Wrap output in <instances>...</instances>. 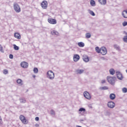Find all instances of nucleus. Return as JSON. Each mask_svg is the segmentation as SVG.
Here are the masks:
<instances>
[{
	"instance_id": "f257e3e1",
	"label": "nucleus",
	"mask_w": 127,
	"mask_h": 127,
	"mask_svg": "<svg viewBox=\"0 0 127 127\" xmlns=\"http://www.w3.org/2000/svg\"><path fill=\"white\" fill-rule=\"evenodd\" d=\"M107 79L108 82H109L111 85H112V86H115L116 80H117V77L116 76L111 77L110 76H107Z\"/></svg>"
},
{
	"instance_id": "f03ea898",
	"label": "nucleus",
	"mask_w": 127,
	"mask_h": 127,
	"mask_svg": "<svg viewBox=\"0 0 127 127\" xmlns=\"http://www.w3.org/2000/svg\"><path fill=\"white\" fill-rule=\"evenodd\" d=\"M47 77L50 80H53L55 78V74L52 70H49L47 72Z\"/></svg>"
},
{
	"instance_id": "7ed1b4c3",
	"label": "nucleus",
	"mask_w": 127,
	"mask_h": 127,
	"mask_svg": "<svg viewBox=\"0 0 127 127\" xmlns=\"http://www.w3.org/2000/svg\"><path fill=\"white\" fill-rule=\"evenodd\" d=\"M13 6L14 10H15V11L17 13H19L20 12V11H21L20 6H19L18 3H16V2H14Z\"/></svg>"
},
{
	"instance_id": "20e7f679",
	"label": "nucleus",
	"mask_w": 127,
	"mask_h": 127,
	"mask_svg": "<svg viewBox=\"0 0 127 127\" xmlns=\"http://www.w3.org/2000/svg\"><path fill=\"white\" fill-rule=\"evenodd\" d=\"M19 119L24 125H27V124H28V121H27V120H26L24 116L20 115L19 117Z\"/></svg>"
},
{
	"instance_id": "39448f33",
	"label": "nucleus",
	"mask_w": 127,
	"mask_h": 127,
	"mask_svg": "<svg viewBox=\"0 0 127 127\" xmlns=\"http://www.w3.org/2000/svg\"><path fill=\"white\" fill-rule=\"evenodd\" d=\"M41 6L44 9H46L48 6V2L46 0H44L41 3Z\"/></svg>"
},
{
	"instance_id": "423d86ee",
	"label": "nucleus",
	"mask_w": 127,
	"mask_h": 127,
	"mask_svg": "<svg viewBox=\"0 0 127 127\" xmlns=\"http://www.w3.org/2000/svg\"><path fill=\"white\" fill-rule=\"evenodd\" d=\"M116 76H117L118 79H119V80H120L121 81H122V80H123V79H124V76H123V74H122L121 71H116Z\"/></svg>"
},
{
	"instance_id": "0eeeda50",
	"label": "nucleus",
	"mask_w": 127,
	"mask_h": 127,
	"mask_svg": "<svg viewBox=\"0 0 127 127\" xmlns=\"http://www.w3.org/2000/svg\"><path fill=\"white\" fill-rule=\"evenodd\" d=\"M48 22L51 24H56V23H57V21L56 19L51 18H49L48 19Z\"/></svg>"
},
{
	"instance_id": "6e6552de",
	"label": "nucleus",
	"mask_w": 127,
	"mask_h": 127,
	"mask_svg": "<svg viewBox=\"0 0 127 127\" xmlns=\"http://www.w3.org/2000/svg\"><path fill=\"white\" fill-rule=\"evenodd\" d=\"M115 102L113 101H110L107 104L108 108H110V109H114V108L115 107Z\"/></svg>"
},
{
	"instance_id": "1a4fd4ad",
	"label": "nucleus",
	"mask_w": 127,
	"mask_h": 127,
	"mask_svg": "<svg viewBox=\"0 0 127 127\" xmlns=\"http://www.w3.org/2000/svg\"><path fill=\"white\" fill-rule=\"evenodd\" d=\"M107 48H106V47H102L101 48V51H100V53L102 55H106V54H107Z\"/></svg>"
},
{
	"instance_id": "9d476101",
	"label": "nucleus",
	"mask_w": 127,
	"mask_h": 127,
	"mask_svg": "<svg viewBox=\"0 0 127 127\" xmlns=\"http://www.w3.org/2000/svg\"><path fill=\"white\" fill-rule=\"evenodd\" d=\"M83 96L87 99V100H91V95L90 93L87 91H85L83 93Z\"/></svg>"
},
{
	"instance_id": "9b49d317",
	"label": "nucleus",
	"mask_w": 127,
	"mask_h": 127,
	"mask_svg": "<svg viewBox=\"0 0 127 127\" xmlns=\"http://www.w3.org/2000/svg\"><path fill=\"white\" fill-rule=\"evenodd\" d=\"M83 60L84 62H86V63L89 62L90 61V59L89 58V57L87 55H83L82 57Z\"/></svg>"
},
{
	"instance_id": "f8f14e48",
	"label": "nucleus",
	"mask_w": 127,
	"mask_h": 127,
	"mask_svg": "<svg viewBox=\"0 0 127 127\" xmlns=\"http://www.w3.org/2000/svg\"><path fill=\"white\" fill-rule=\"evenodd\" d=\"M20 65L22 68H27V67H28V63L25 62L21 63Z\"/></svg>"
},
{
	"instance_id": "ddd939ff",
	"label": "nucleus",
	"mask_w": 127,
	"mask_h": 127,
	"mask_svg": "<svg viewBox=\"0 0 127 127\" xmlns=\"http://www.w3.org/2000/svg\"><path fill=\"white\" fill-rule=\"evenodd\" d=\"M80 60V56L79 55H75L73 56V61L74 62H77V61H79Z\"/></svg>"
},
{
	"instance_id": "4468645a",
	"label": "nucleus",
	"mask_w": 127,
	"mask_h": 127,
	"mask_svg": "<svg viewBox=\"0 0 127 127\" xmlns=\"http://www.w3.org/2000/svg\"><path fill=\"white\" fill-rule=\"evenodd\" d=\"M122 15L124 18H127V10H124L122 13Z\"/></svg>"
},
{
	"instance_id": "2eb2a0df",
	"label": "nucleus",
	"mask_w": 127,
	"mask_h": 127,
	"mask_svg": "<svg viewBox=\"0 0 127 127\" xmlns=\"http://www.w3.org/2000/svg\"><path fill=\"white\" fill-rule=\"evenodd\" d=\"M98 1L102 5H105L107 3V0H98Z\"/></svg>"
},
{
	"instance_id": "dca6fc26",
	"label": "nucleus",
	"mask_w": 127,
	"mask_h": 127,
	"mask_svg": "<svg viewBox=\"0 0 127 127\" xmlns=\"http://www.w3.org/2000/svg\"><path fill=\"white\" fill-rule=\"evenodd\" d=\"M114 49H116V50H117V51H121V47L117 44L114 45Z\"/></svg>"
},
{
	"instance_id": "f3484780",
	"label": "nucleus",
	"mask_w": 127,
	"mask_h": 127,
	"mask_svg": "<svg viewBox=\"0 0 127 127\" xmlns=\"http://www.w3.org/2000/svg\"><path fill=\"white\" fill-rule=\"evenodd\" d=\"M84 69H76L75 70V72L76 73V74H83V73H84Z\"/></svg>"
},
{
	"instance_id": "a211bd4d",
	"label": "nucleus",
	"mask_w": 127,
	"mask_h": 127,
	"mask_svg": "<svg viewBox=\"0 0 127 127\" xmlns=\"http://www.w3.org/2000/svg\"><path fill=\"white\" fill-rule=\"evenodd\" d=\"M14 37L17 39H20V34L18 33H15L14 34Z\"/></svg>"
},
{
	"instance_id": "6ab92c4d",
	"label": "nucleus",
	"mask_w": 127,
	"mask_h": 127,
	"mask_svg": "<svg viewBox=\"0 0 127 127\" xmlns=\"http://www.w3.org/2000/svg\"><path fill=\"white\" fill-rule=\"evenodd\" d=\"M109 97L111 100H115V99H116V94L114 93H111L110 94Z\"/></svg>"
},
{
	"instance_id": "aec40b11",
	"label": "nucleus",
	"mask_w": 127,
	"mask_h": 127,
	"mask_svg": "<svg viewBox=\"0 0 127 127\" xmlns=\"http://www.w3.org/2000/svg\"><path fill=\"white\" fill-rule=\"evenodd\" d=\"M109 72L111 75H115V73H116V70H115L114 68H111L109 70Z\"/></svg>"
},
{
	"instance_id": "412c9836",
	"label": "nucleus",
	"mask_w": 127,
	"mask_h": 127,
	"mask_svg": "<svg viewBox=\"0 0 127 127\" xmlns=\"http://www.w3.org/2000/svg\"><path fill=\"white\" fill-rule=\"evenodd\" d=\"M90 5L91 6H96V1L94 0H90Z\"/></svg>"
},
{
	"instance_id": "4be33fe9",
	"label": "nucleus",
	"mask_w": 127,
	"mask_h": 127,
	"mask_svg": "<svg viewBox=\"0 0 127 127\" xmlns=\"http://www.w3.org/2000/svg\"><path fill=\"white\" fill-rule=\"evenodd\" d=\"M19 101L20 103H21V104H25V103H26V100L22 98H19Z\"/></svg>"
},
{
	"instance_id": "5701e85b",
	"label": "nucleus",
	"mask_w": 127,
	"mask_h": 127,
	"mask_svg": "<svg viewBox=\"0 0 127 127\" xmlns=\"http://www.w3.org/2000/svg\"><path fill=\"white\" fill-rule=\"evenodd\" d=\"M51 34L52 35H58L59 34V33L57 32V31L54 30L51 32Z\"/></svg>"
},
{
	"instance_id": "b1692460",
	"label": "nucleus",
	"mask_w": 127,
	"mask_h": 127,
	"mask_svg": "<svg viewBox=\"0 0 127 127\" xmlns=\"http://www.w3.org/2000/svg\"><path fill=\"white\" fill-rule=\"evenodd\" d=\"M78 45L79 47H84L85 46V44L82 42L78 43Z\"/></svg>"
},
{
	"instance_id": "393cba45",
	"label": "nucleus",
	"mask_w": 127,
	"mask_h": 127,
	"mask_svg": "<svg viewBox=\"0 0 127 127\" xmlns=\"http://www.w3.org/2000/svg\"><path fill=\"white\" fill-rule=\"evenodd\" d=\"M95 51L97 53H101V49H100V48L99 47H96L95 48Z\"/></svg>"
},
{
	"instance_id": "a878e982",
	"label": "nucleus",
	"mask_w": 127,
	"mask_h": 127,
	"mask_svg": "<svg viewBox=\"0 0 127 127\" xmlns=\"http://www.w3.org/2000/svg\"><path fill=\"white\" fill-rule=\"evenodd\" d=\"M13 48L14 50H19V47L16 46V45H13Z\"/></svg>"
},
{
	"instance_id": "bb28decb",
	"label": "nucleus",
	"mask_w": 127,
	"mask_h": 127,
	"mask_svg": "<svg viewBox=\"0 0 127 127\" xmlns=\"http://www.w3.org/2000/svg\"><path fill=\"white\" fill-rule=\"evenodd\" d=\"M33 72L35 73V74H37V73H38V68H37V67H34Z\"/></svg>"
},
{
	"instance_id": "cd10ccee",
	"label": "nucleus",
	"mask_w": 127,
	"mask_h": 127,
	"mask_svg": "<svg viewBox=\"0 0 127 127\" xmlns=\"http://www.w3.org/2000/svg\"><path fill=\"white\" fill-rule=\"evenodd\" d=\"M79 112H83V113H85V112H86V109L84 108H80L79 109Z\"/></svg>"
},
{
	"instance_id": "c85d7f7f",
	"label": "nucleus",
	"mask_w": 127,
	"mask_h": 127,
	"mask_svg": "<svg viewBox=\"0 0 127 127\" xmlns=\"http://www.w3.org/2000/svg\"><path fill=\"white\" fill-rule=\"evenodd\" d=\"M85 36H86V38H91V33H87L85 34Z\"/></svg>"
},
{
	"instance_id": "c756f323",
	"label": "nucleus",
	"mask_w": 127,
	"mask_h": 127,
	"mask_svg": "<svg viewBox=\"0 0 127 127\" xmlns=\"http://www.w3.org/2000/svg\"><path fill=\"white\" fill-rule=\"evenodd\" d=\"M89 13L91 14V15H92V16H95V15H96L95 12H94V11L92 10H89Z\"/></svg>"
},
{
	"instance_id": "7c9ffc66",
	"label": "nucleus",
	"mask_w": 127,
	"mask_h": 127,
	"mask_svg": "<svg viewBox=\"0 0 127 127\" xmlns=\"http://www.w3.org/2000/svg\"><path fill=\"white\" fill-rule=\"evenodd\" d=\"M22 80L21 79H18L17 80V83L18 84H20V85H22Z\"/></svg>"
},
{
	"instance_id": "2f4dec72",
	"label": "nucleus",
	"mask_w": 127,
	"mask_h": 127,
	"mask_svg": "<svg viewBox=\"0 0 127 127\" xmlns=\"http://www.w3.org/2000/svg\"><path fill=\"white\" fill-rule=\"evenodd\" d=\"M100 90H108L109 88L107 86L101 87L100 88Z\"/></svg>"
},
{
	"instance_id": "473e14b6",
	"label": "nucleus",
	"mask_w": 127,
	"mask_h": 127,
	"mask_svg": "<svg viewBox=\"0 0 127 127\" xmlns=\"http://www.w3.org/2000/svg\"><path fill=\"white\" fill-rule=\"evenodd\" d=\"M105 114V116H111V112L109 111H106Z\"/></svg>"
},
{
	"instance_id": "72a5a7b5",
	"label": "nucleus",
	"mask_w": 127,
	"mask_h": 127,
	"mask_svg": "<svg viewBox=\"0 0 127 127\" xmlns=\"http://www.w3.org/2000/svg\"><path fill=\"white\" fill-rule=\"evenodd\" d=\"M123 41H124V42H126V43H127V35L124 36V37L123 38Z\"/></svg>"
},
{
	"instance_id": "f704fd0d",
	"label": "nucleus",
	"mask_w": 127,
	"mask_h": 127,
	"mask_svg": "<svg viewBox=\"0 0 127 127\" xmlns=\"http://www.w3.org/2000/svg\"><path fill=\"white\" fill-rule=\"evenodd\" d=\"M122 91L123 93H127V88L126 87H124L122 89Z\"/></svg>"
},
{
	"instance_id": "c9c22d12",
	"label": "nucleus",
	"mask_w": 127,
	"mask_h": 127,
	"mask_svg": "<svg viewBox=\"0 0 127 127\" xmlns=\"http://www.w3.org/2000/svg\"><path fill=\"white\" fill-rule=\"evenodd\" d=\"M51 115L52 116H55V111L53 110H51Z\"/></svg>"
},
{
	"instance_id": "e433bc0d",
	"label": "nucleus",
	"mask_w": 127,
	"mask_h": 127,
	"mask_svg": "<svg viewBox=\"0 0 127 127\" xmlns=\"http://www.w3.org/2000/svg\"><path fill=\"white\" fill-rule=\"evenodd\" d=\"M8 73V70L7 69H4L3 70V74H5V75H6V74Z\"/></svg>"
},
{
	"instance_id": "4c0bfd02",
	"label": "nucleus",
	"mask_w": 127,
	"mask_h": 127,
	"mask_svg": "<svg viewBox=\"0 0 127 127\" xmlns=\"http://www.w3.org/2000/svg\"><path fill=\"white\" fill-rule=\"evenodd\" d=\"M122 24H123V26H127V21H124L123 23Z\"/></svg>"
},
{
	"instance_id": "58836bf2",
	"label": "nucleus",
	"mask_w": 127,
	"mask_h": 127,
	"mask_svg": "<svg viewBox=\"0 0 127 127\" xmlns=\"http://www.w3.org/2000/svg\"><path fill=\"white\" fill-rule=\"evenodd\" d=\"M9 58L10 59H13V55L12 54H10L9 55Z\"/></svg>"
},
{
	"instance_id": "ea45409f",
	"label": "nucleus",
	"mask_w": 127,
	"mask_h": 127,
	"mask_svg": "<svg viewBox=\"0 0 127 127\" xmlns=\"http://www.w3.org/2000/svg\"><path fill=\"white\" fill-rule=\"evenodd\" d=\"M86 121V118H83V119H80V120H79V122H80V123H81V122H84V121Z\"/></svg>"
},
{
	"instance_id": "a19ab883",
	"label": "nucleus",
	"mask_w": 127,
	"mask_h": 127,
	"mask_svg": "<svg viewBox=\"0 0 127 127\" xmlns=\"http://www.w3.org/2000/svg\"><path fill=\"white\" fill-rule=\"evenodd\" d=\"M35 121H36V122H38V121H39V117H36L35 119Z\"/></svg>"
},
{
	"instance_id": "79ce46f5",
	"label": "nucleus",
	"mask_w": 127,
	"mask_h": 127,
	"mask_svg": "<svg viewBox=\"0 0 127 127\" xmlns=\"http://www.w3.org/2000/svg\"><path fill=\"white\" fill-rule=\"evenodd\" d=\"M0 125H2V120H1V117L0 116Z\"/></svg>"
},
{
	"instance_id": "37998d69",
	"label": "nucleus",
	"mask_w": 127,
	"mask_h": 127,
	"mask_svg": "<svg viewBox=\"0 0 127 127\" xmlns=\"http://www.w3.org/2000/svg\"><path fill=\"white\" fill-rule=\"evenodd\" d=\"M101 83H102V84H105V83H106V80H102L101 81Z\"/></svg>"
},
{
	"instance_id": "c03bdc74",
	"label": "nucleus",
	"mask_w": 127,
	"mask_h": 127,
	"mask_svg": "<svg viewBox=\"0 0 127 127\" xmlns=\"http://www.w3.org/2000/svg\"><path fill=\"white\" fill-rule=\"evenodd\" d=\"M0 51H2V46H1V45H0Z\"/></svg>"
},
{
	"instance_id": "a18cd8bd",
	"label": "nucleus",
	"mask_w": 127,
	"mask_h": 127,
	"mask_svg": "<svg viewBox=\"0 0 127 127\" xmlns=\"http://www.w3.org/2000/svg\"><path fill=\"white\" fill-rule=\"evenodd\" d=\"M101 59H102V60H105V58L104 57H101Z\"/></svg>"
},
{
	"instance_id": "49530a36",
	"label": "nucleus",
	"mask_w": 127,
	"mask_h": 127,
	"mask_svg": "<svg viewBox=\"0 0 127 127\" xmlns=\"http://www.w3.org/2000/svg\"><path fill=\"white\" fill-rule=\"evenodd\" d=\"M35 127H39V125L38 124H36Z\"/></svg>"
},
{
	"instance_id": "de8ad7c7",
	"label": "nucleus",
	"mask_w": 127,
	"mask_h": 127,
	"mask_svg": "<svg viewBox=\"0 0 127 127\" xmlns=\"http://www.w3.org/2000/svg\"><path fill=\"white\" fill-rule=\"evenodd\" d=\"M33 77H34V78H35V75H33Z\"/></svg>"
}]
</instances>
